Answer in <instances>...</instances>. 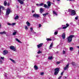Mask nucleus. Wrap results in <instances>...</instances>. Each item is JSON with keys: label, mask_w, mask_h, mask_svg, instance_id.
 <instances>
[{"label": "nucleus", "mask_w": 79, "mask_h": 79, "mask_svg": "<svg viewBox=\"0 0 79 79\" xmlns=\"http://www.w3.org/2000/svg\"><path fill=\"white\" fill-rule=\"evenodd\" d=\"M73 37H74V35H70L67 38V40L68 41V43H70V42H71L72 40H73Z\"/></svg>", "instance_id": "1"}, {"label": "nucleus", "mask_w": 79, "mask_h": 79, "mask_svg": "<svg viewBox=\"0 0 79 79\" xmlns=\"http://www.w3.org/2000/svg\"><path fill=\"white\" fill-rule=\"evenodd\" d=\"M68 12H71V15L72 16H74L76 14V11L74 10H72L71 9H69Z\"/></svg>", "instance_id": "2"}, {"label": "nucleus", "mask_w": 79, "mask_h": 79, "mask_svg": "<svg viewBox=\"0 0 79 79\" xmlns=\"http://www.w3.org/2000/svg\"><path fill=\"white\" fill-rule=\"evenodd\" d=\"M55 72H54V75H57L58 73H59V69L58 68H56L55 69Z\"/></svg>", "instance_id": "3"}, {"label": "nucleus", "mask_w": 79, "mask_h": 79, "mask_svg": "<svg viewBox=\"0 0 79 79\" xmlns=\"http://www.w3.org/2000/svg\"><path fill=\"white\" fill-rule=\"evenodd\" d=\"M10 12H11V10H10V8H8L6 10V15H9L10 13Z\"/></svg>", "instance_id": "4"}, {"label": "nucleus", "mask_w": 79, "mask_h": 79, "mask_svg": "<svg viewBox=\"0 0 79 79\" xmlns=\"http://www.w3.org/2000/svg\"><path fill=\"white\" fill-rule=\"evenodd\" d=\"M33 16L34 18H39L40 17V15L39 14H35L33 15Z\"/></svg>", "instance_id": "5"}, {"label": "nucleus", "mask_w": 79, "mask_h": 79, "mask_svg": "<svg viewBox=\"0 0 79 79\" xmlns=\"http://www.w3.org/2000/svg\"><path fill=\"white\" fill-rule=\"evenodd\" d=\"M10 48L13 51H14V52H16V48H15V46H10Z\"/></svg>", "instance_id": "6"}, {"label": "nucleus", "mask_w": 79, "mask_h": 79, "mask_svg": "<svg viewBox=\"0 0 79 79\" xmlns=\"http://www.w3.org/2000/svg\"><path fill=\"white\" fill-rule=\"evenodd\" d=\"M2 9L3 10H5V7L3 6H0V15H1V13H2Z\"/></svg>", "instance_id": "7"}, {"label": "nucleus", "mask_w": 79, "mask_h": 79, "mask_svg": "<svg viewBox=\"0 0 79 79\" xmlns=\"http://www.w3.org/2000/svg\"><path fill=\"white\" fill-rule=\"evenodd\" d=\"M14 32L13 33V35H16L17 34H18V31L17 30H14Z\"/></svg>", "instance_id": "8"}, {"label": "nucleus", "mask_w": 79, "mask_h": 79, "mask_svg": "<svg viewBox=\"0 0 79 79\" xmlns=\"http://www.w3.org/2000/svg\"><path fill=\"white\" fill-rule=\"evenodd\" d=\"M68 68H69V64H68L66 66L64 67V71H66L67 69H68Z\"/></svg>", "instance_id": "9"}, {"label": "nucleus", "mask_w": 79, "mask_h": 79, "mask_svg": "<svg viewBox=\"0 0 79 79\" xmlns=\"http://www.w3.org/2000/svg\"><path fill=\"white\" fill-rule=\"evenodd\" d=\"M8 53V51L4 50L3 52V55H5L7 54Z\"/></svg>", "instance_id": "10"}, {"label": "nucleus", "mask_w": 79, "mask_h": 79, "mask_svg": "<svg viewBox=\"0 0 79 79\" xmlns=\"http://www.w3.org/2000/svg\"><path fill=\"white\" fill-rule=\"evenodd\" d=\"M43 45V43H41L38 45H37V46L38 48H40V47H41Z\"/></svg>", "instance_id": "11"}, {"label": "nucleus", "mask_w": 79, "mask_h": 79, "mask_svg": "<svg viewBox=\"0 0 79 79\" xmlns=\"http://www.w3.org/2000/svg\"><path fill=\"white\" fill-rule=\"evenodd\" d=\"M66 36V34L64 33L62 35L63 39H65V37Z\"/></svg>", "instance_id": "12"}, {"label": "nucleus", "mask_w": 79, "mask_h": 79, "mask_svg": "<svg viewBox=\"0 0 79 79\" xmlns=\"http://www.w3.org/2000/svg\"><path fill=\"white\" fill-rule=\"evenodd\" d=\"M17 1H18V2H19V3H20V4H21V5H23V4L24 3V2H23V1L21 0H17Z\"/></svg>", "instance_id": "13"}, {"label": "nucleus", "mask_w": 79, "mask_h": 79, "mask_svg": "<svg viewBox=\"0 0 79 79\" xmlns=\"http://www.w3.org/2000/svg\"><path fill=\"white\" fill-rule=\"evenodd\" d=\"M47 3L48 4V7L51 6V2H48Z\"/></svg>", "instance_id": "14"}, {"label": "nucleus", "mask_w": 79, "mask_h": 79, "mask_svg": "<svg viewBox=\"0 0 79 79\" xmlns=\"http://www.w3.org/2000/svg\"><path fill=\"white\" fill-rule=\"evenodd\" d=\"M0 34H1V35L3 34H6V32L5 31L0 32Z\"/></svg>", "instance_id": "15"}, {"label": "nucleus", "mask_w": 79, "mask_h": 79, "mask_svg": "<svg viewBox=\"0 0 79 79\" xmlns=\"http://www.w3.org/2000/svg\"><path fill=\"white\" fill-rule=\"evenodd\" d=\"M44 9H43V8H41L40 10V13H43V12H44Z\"/></svg>", "instance_id": "16"}, {"label": "nucleus", "mask_w": 79, "mask_h": 79, "mask_svg": "<svg viewBox=\"0 0 79 79\" xmlns=\"http://www.w3.org/2000/svg\"><path fill=\"white\" fill-rule=\"evenodd\" d=\"M15 40L17 41L18 42H19V43H20V44H22V42L21 41H20L19 39L18 38H15Z\"/></svg>", "instance_id": "17"}, {"label": "nucleus", "mask_w": 79, "mask_h": 79, "mask_svg": "<svg viewBox=\"0 0 79 79\" xmlns=\"http://www.w3.org/2000/svg\"><path fill=\"white\" fill-rule=\"evenodd\" d=\"M26 24L27 25V26H30L31 25V24L28 21H27L26 23Z\"/></svg>", "instance_id": "18"}, {"label": "nucleus", "mask_w": 79, "mask_h": 79, "mask_svg": "<svg viewBox=\"0 0 79 79\" xmlns=\"http://www.w3.org/2000/svg\"><path fill=\"white\" fill-rule=\"evenodd\" d=\"M44 7L46 8H49V7L47 6V5L45 4L44 5Z\"/></svg>", "instance_id": "19"}, {"label": "nucleus", "mask_w": 79, "mask_h": 79, "mask_svg": "<svg viewBox=\"0 0 79 79\" xmlns=\"http://www.w3.org/2000/svg\"><path fill=\"white\" fill-rule=\"evenodd\" d=\"M53 14H54V15H55L56 16H57L58 15L57 14V13L56 12V11H55V10H53Z\"/></svg>", "instance_id": "20"}, {"label": "nucleus", "mask_w": 79, "mask_h": 79, "mask_svg": "<svg viewBox=\"0 0 79 79\" xmlns=\"http://www.w3.org/2000/svg\"><path fill=\"white\" fill-rule=\"evenodd\" d=\"M53 43H52L50 45V46L49 47V49H51V48H52V46H53Z\"/></svg>", "instance_id": "21"}, {"label": "nucleus", "mask_w": 79, "mask_h": 79, "mask_svg": "<svg viewBox=\"0 0 79 79\" xmlns=\"http://www.w3.org/2000/svg\"><path fill=\"white\" fill-rule=\"evenodd\" d=\"M10 60L11 61H12V62H13V63H15V60H13L11 58H10Z\"/></svg>", "instance_id": "22"}, {"label": "nucleus", "mask_w": 79, "mask_h": 79, "mask_svg": "<svg viewBox=\"0 0 79 79\" xmlns=\"http://www.w3.org/2000/svg\"><path fill=\"white\" fill-rule=\"evenodd\" d=\"M4 6H6V5H7V2H6V1H5L4 2Z\"/></svg>", "instance_id": "23"}, {"label": "nucleus", "mask_w": 79, "mask_h": 79, "mask_svg": "<svg viewBox=\"0 0 79 79\" xmlns=\"http://www.w3.org/2000/svg\"><path fill=\"white\" fill-rule=\"evenodd\" d=\"M46 40L48 41H52V39H49V38H47Z\"/></svg>", "instance_id": "24"}, {"label": "nucleus", "mask_w": 79, "mask_h": 79, "mask_svg": "<svg viewBox=\"0 0 79 79\" xmlns=\"http://www.w3.org/2000/svg\"><path fill=\"white\" fill-rule=\"evenodd\" d=\"M19 18V16H18V15H17L16 17H15V19H18Z\"/></svg>", "instance_id": "25"}, {"label": "nucleus", "mask_w": 79, "mask_h": 79, "mask_svg": "<svg viewBox=\"0 0 79 79\" xmlns=\"http://www.w3.org/2000/svg\"><path fill=\"white\" fill-rule=\"evenodd\" d=\"M34 68L35 69H38V67H37V66L35 65H34Z\"/></svg>", "instance_id": "26"}, {"label": "nucleus", "mask_w": 79, "mask_h": 79, "mask_svg": "<svg viewBox=\"0 0 79 79\" xmlns=\"http://www.w3.org/2000/svg\"><path fill=\"white\" fill-rule=\"evenodd\" d=\"M53 58V57H52V56H49V57L48 58V59L49 60H52V59Z\"/></svg>", "instance_id": "27"}, {"label": "nucleus", "mask_w": 79, "mask_h": 79, "mask_svg": "<svg viewBox=\"0 0 79 79\" xmlns=\"http://www.w3.org/2000/svg\"><path fill=\"white\" fill-rule=\"evenodd\" d=\"M25 29L27 31L28 30V27H27V26H25Z\"/></svg>", "instance_id": "28"}, {"label": "nucleus", "mask_w": 79, "mask_h": 79, "mask_svg": "<svg viewBox=\"0 0 79 79\" xmlns=\"http://www.w3.org/2000/svg\"><path fill=\"white\" fill-rule=\"evenodd\" d=\"M73 49V48L72 47H70V51H72Z\"/></svg>", "instance_id": "29"}, {"label": "nucleus", "mask_w": 79, "mask_h": 79, "mask_svg": "<svg viewBox=\"0 0 79 79\" xmlns=\"http://www.w3.org/2000/svg\"><path fill=\"white\" fill-rule=\"evenodd\" d=\"M40 74L41 76H44V72L41 73H40Z\"/></svg>", "instance_id": "30"}, {"label": "nucleus", "mask_w": 79, "mask_h": 79, "mask_svg": "<svg viewBox=\"0 0 79 79\" xmlns=\"http://www.w3.org/2000/svg\"><path fill=\"white\" fill-rule=\"evenodd\" d=\"M63 53L64 55H65L66 54V52L64 50H63Z\"/></svg>", "instance_id": "31"}, {"label": "nucleus", "mask_w": 79, "mask_h": 79, "mask_svg": "<svg viewBox=\"0 0 79 79\" xmlns=\"http://www.w3.org/2000/svg\"><path fill=\"white\" fill-rule=\"evenodd\" d=\"M38 54H39L40 53H42V52L40 51L39 50L37 52Z\"/></svg>", "instance_id": "32"}, {"label": "nucleus", "mask_w": 79, "mask_h": 79, "mask_svg": "<svg viewBox=\"0 0 79 79\" xmlns=\"http://www.w3.org/2000/svg\"><path fill=\"white\" fill-rule=\"evenodd\" d=\"M16 25V23H13L11 24V26H15Z\"/></svg>", "instance_id": "33"}, {"label": "nucleus", "mask_w": 79, "mask_h": 79, "mask_svg": "<svg viewBox=\"0 0 79 79\" xmlns=\"http://www.w3.org/2000/svg\"><path fill=\"white\" fill-rule=\"evenodd\" d=\"M61 62H60V61H57L56 62V64H60Z\"/></svg>", "instance_id": "34"}, {"label": "nucleus", "mask_w": 79, "mask_h": 79, "mask_svg": "<svg viewBox=\"0 0 79 79\" xmlns=\"http://www.w3.org/2000/svg\"><path fill=\"white\" fill-rule=\"evenodd\" d=\"M54 35H56V34H58V32L56 31L54 33Z\"/></svg>", "instance_id": "35"}, {"label": "nucleus", "mask_w": 79, "mask_h": 79, "mask_svg": "<svg viewBox=\"0 0 79 79\" xmlns=\"http://www.w3.org/2000/svg\"><path fill=\"white\" fill-rule=\"evenodd\" d=\"M67 28V27L66 26L62 28V29H66Z\"/></svg>", "instance_id": "36"}, {"label": "nucleus", "mask_w": 79, "mask_h": 79, "mask_svg": "<svg viewBox=\"0 0 79 79\" xmlns=\"http://www.w3.org/2000/svg\"><path fill=\"white\" fill-rule=\"evenodd\" d=\"M30 30L31 32H32V31H33V28L32 27L30 28Z\"/></svg>", "instance_id": "37"}, {"label": "nucleus", "mask_w": 79, "mask_h": 79, "mask_svg": "<svg viewBox=\"0 0 79 79\" xmlns=\"http://www.w3.org/2000/svg\"><path fill=\"white\" fill-rule=\"evenodd\" d=\"M66 27H69V25L68 23L66 24Z\"/></svg>", "instance_id": "38"}, {"label": "nucleus", "mask_w": 79, "mask_h": 79, "mask_svg": "<svg viewBox=\"0 0 79 79\" xmlns=\"http://www.w3.org/2000/svg\"><path fill=\"white\" fill-rule=\"evenodd\" d=\"M7 24L8 25V26H11V24L10 23H7Z\"/></svg>", "instance_id": "39"}, {"label": "nucleus", "mask_w": 79, "mask_h": 79, "mask_svg": "<svg viewBox=\"0 0 79 79\" xmlns=\"http://www.w3.org/2000/svg\"><path fill=\"white\" fill-rule=\"evenodd\" d=\"M44 5V4L43 3H41L39 5V6H42V5Z\"/></svg>", "instance_id": "40"}, {"label": "nucleus", "mask_w": 79, "mask_h": 79, "mask_svg": "<svg viewBox=\"0 0 79 79\" xmlns=\"http://www.w3.org/2000/svg\"><path fill=\"white\" fill-rule=\"evenodd\" d=\"M4 58H5V57H1V60H4Z\"/></svg>", "instance_id": "41"}, {"label": "nucleus", "mask_w": 79, "mask_h": 79, "mask_svg": "<svg viewBox=\"0 0 79 79\" xmlns=\"http://www.w3.org/2000/svg\"><path fill=\"white\" fill-rule=\"evenodd\" d=\"M72 65H73V66H74V64H75V63L73 62L72 63Z\"/></svg>", "instance_id": "42"}, {"label": "nucleus", "mask_w": 79, "mask_h": 79, "mask_svg": "<svg viewBox=\"0 0 79 79\" xmlns=\"http://www.w3.org/2000/svg\"><path fill=\"white\" fill-rule=\"evenodd\" d=\"M63 73H64V72H62L61 73V76H63Z\"/></svg>", "instance_id": "43"}, {"label": "nucleus", "mask_w": 79, "mask_h": 79, "mask_svg": "<svg viewBox=\"0 0 79 79\" xmlns=\"http://www.w3.org/2000/svg\"><path fill=\"white\" fill-rule=\"evenodd\" d=\"M61 77H62V76H60L58 78V79H61Z\"/></svg>", "instance_id": "44"}, {"label": "nucleus", "mask_w": 79, "mask_h": 79, "mask_svg": "<svg viewBox=\"0 0 79 79\" xmlns=\"http://www.w3.org/2000/svg\"><path fill=\"white\" fill-rule=\"evenodd\" d=\"M43 16H44V17H45V16H46V15H45V14H43Z\"/></svg>", "instance_id": "45"}, {"label": "nucleus", "mask_w": 79, "mask_h": 79, "mask_svg": "<svg viewBox=\"0 0 79 79\" xmlns=\"http://www.w3.org/2000/svg\"><path fill=\"white\" fill-rule=\"evenodd\" d=\"M10 3H8L7 4V6H10Z\"/></svg>", "instance_id": "46"}, {"label": "nucleus", "mask_w": 79, "mask_h": 79, "mask_svg": "<svg viewBox=\"0 0 79 79\" xmlns=\"http://www.w3.org/2000/svg\"><path fill=\"white\" fill-rule=\"evenodd\" d=\"M48 13H47L45 14V15H46H46H48Z\"/></svg>", "instance_id": "47"}, {"label": "nucleus", "mask_w": 79, "mask_h": 79, "mask_svg": "<svg viewBox=\"0 0 79 79\" xmlns=\"http://www.w3.org/2000/svg\"><path fill=\"white\" fill-rule=\"evenodd\" d=\"M41 26L42 25H41V24H39V26L40 27H41Z\"/></svg>", "instance_id": "48"}, {"label": "nucleus", "mask_w": 79, "mask_h": 79, "mask_svg": "<svg viewBox=\"0 0 79 79\" xmlns=\"http://www.w3.org/2000/svg\"><path fill=\"white\" fill-rule=\"evenodd\" d=\"M36 5H37V6H39V4H36Z\"/></svg>", "instance_id": "49"}, {"label": "nucleus", "mask_w": 79, "mask_h": 79, "mask_svg": "<svg viewBox=\"0 0 79 79\" xmlns=\"http://www.w3.org/2000/svg\"><path fill=\"white\" fill-rule=\"evenodd\" d=\"M62 29V28L60 27V28H58V29Z\"/></svg>", "instance_id": "50"}, {"label": "nucleus", "mask_w": 79, "mask_h": 79, "mask_svg": "<svg viewBox=\"0 0 79 79\" xmlns=\"http://www.w3.org/2000/svg\"><path fill=\"white\" fill-rule=\"evenodd\" d=\"M58 53H59V52L57 51V52H56V53L58 54Z\"/></svg>", "instance_id": "51"}, {"label": "nucleus", "mask_w": 79, "mask_h": 79, "mask_svg": "<svg viewBox=\"0 0 79 79\" xmlns=\"http://www.w3.org/2000/svg\"><path fill=\"white\" fill-rule=\"evenodd\" d=\"M75 19H77V17H75Z\"/></svg>", "instance_id": "52"}, {"label": "nucleus", "mask_w": 79, "mask_h": 79, "mask_svg": "<svg viewBox=\"0 0 79 79\" xmlns=\"http://www.w3.org/2000/svg\"><path fill=\"white\" fill-rule=\"evenodd\" d=\"M0 62L1 63H2V60H0Z\"/></svg>", "instance_id": "53"}, {"label": "nucleus", "mask_w": 79, "mask_h": 79, "mask_svg": "<svg viewBox=\"0 0 79 79\" xmlns=\"http://www.w3.org/2000/svg\"><path fill=\"white\" fill-rule=\"evenodd\" d=\"M33 34H36V32H33Z\"/></svg>", "instance_id": "54"}, {"label": "nucleus", "mask_w": 79, "mask_h": 79, "mask_svg": "<svg viewBox=\"0 0 79 79\" xmlns=\"http://www.w3.org/2000/svg\"><path fill=\"white\" fill-rule=\"evenodd\" d=\"M17 8H19V6H17Z\"/></svg>", "instance_id": "55"}, {"label": "nucleus", "mask_w": 79, "mask_h": 79, "mask_svg": "<svg viewBox=\"0 0 79 79\" xmlns=\"http://www.w3.org/2000/svg\"><path fill=\"white\" fill-rule=\"evenodd\" d=\"M64 78L65 79H66V78H67L66 77H64Z\"/></svg>", "instance_id": "56"}, {"label": "nucleus", "mask_w": 79, "mask_h": 79, "mask_svg": "<svg viewBox=\"0 0 79 79\" xmlns=\"http://www.w3.org/2000/svg\"><path fill=\"white\" fill-rule=\"evenodd\" d=\"M77 48H79V46H77Z\"/></svg>", "instance_id": "57"}, {"label": "nucleus", "mask_w": 79, "mask_h": 79, "mask_svg": "<svg viewBox=\"0 0 79 79\" xmlns=\"http://www.w3.org/2000/svg\"><path fill=\"white\" fill-rule=\"evenodd\" d=\"M57 1H58V2H60V0H57Z\"/></svg>", "instance_id": "58"}, {"label": "nucleus", "mask_w": 79, "mask_h": 79, "mask_svg": "<svg viewBox=\"0 0 79 79\" xmlns=\"http://www.w3.org/2000/svg\"><path fill=\"white\" fill-rule=\"evenodd\" d=\"M34 11L32 10V13H34Z\"/></svg>", "instance_id": "59"}, {"label": "nucleus", "mask_w": 79, "mask_h": 79, "mask_svg": "<svg viewBox=\"0 0 79 79\" xmlns=\"http://www.w3.org/2000/svg\"><path fill=\"white\" fill-rule=\"evenodd\" d=\"M66 25H62V26H65Z\"/></svg>", "instance_id": "60"}, {"label": "nucleus", "mask_w": 79, "mask_h": 79, "mask_svg": "<svg viewBox=\"0 0 79 79\" xmlns=\"http://www.w3.org/2000/svg\"><path fill=\"white\" fill-rule=\"evenodd\" d=\"M0 28H1V25L0 24Z\"/></svg>", "instance_id": "61"}, {"label": "nucleus", "mask_w": 79, "mask_h": 79, "mask_svg": "<svg viewBox=\"0 0 79 79\" xmlns=\"http://www.w3.org/2000/svg\"><path fill=\"white\" fill-rule=\"evenodd\" d=\"M69 0V1H72L73 0Z\"/></svg>", "instance_id": "62"}, {"label": "nucleus", "mask_w": 79, "mask_h": 79, "mask_svg": "<svg viewBox=\"0 0 79 79\" xmlns=\"http://www.w3.org/2000/svg\"><path fill=\"white\" fill-rule=\"evenodd\" d=\"M65 14H66V12H65Z\"/></svg>", "instance_id": "63"}, {"label": "nucleus", "mask_w": 79, "mask_h": 79, "mask_svg": "<svg viewBox=\"0 0 79 79\" xmlns=\"http://www.w3.org/2000/svg\"><path fill=\"white\" fill-rule=\"evenodd\" d=\"M53 2H55V1L54 0V1H53Z\"/></svg>", "instance_id": "64"}]
</instances>
